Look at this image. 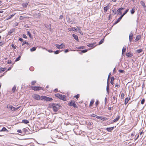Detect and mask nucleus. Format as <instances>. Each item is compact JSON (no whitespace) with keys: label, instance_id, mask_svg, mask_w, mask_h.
I'll use <instances>...</instances> for the list:
<instances>
[{"label":"nucleus","instance_id":"f704fd0d","mask_svg":"<svg viewBox=\"0 0 146 146\" xmlns=\"http://www.w3.org/2000/svg\"><path fill=\"white\" fill-rule=\"evenodd\" d=\"M141 38V36H137L135 40L136 41H138Z\"/></svg>","mask_w":146,"mask_h":146},{"label":"nucleus","instance_id":"a18cd8bd","mask_svg":"<svg viewBox=\"0 0 146 146\" xmlns=\"http://www.w3.org/2000/svg\"><path fill=\"white\" fill-rule=\"evenodd\" d=\"M129 10V9H127L123 14L124 15H125L127 13V12H128Z\"/></svg>","mask_w":146,"mask_h":146},{"label":"nucleus","instance_id":"ea45409f","mask_svg":"<svg viewBox=\"0 0 146 146\" xmlns=\"http://www.w3.org/2000/svg\"><path fill=\"white\" fill-rule=\"evenodd\" d=\"M21 57V56H19L17 57L16 59H15V61L16 62L17 61L20 60V58Z\"/></svg>","mask_w":146,"mask_h":146},{"label":"nucleus","instance_id":"aec40b11","mask_svg":"<svg viewBox=\"0 0 146 146\" xmlns=\"http://www.w3.org/2000/svg\"><path fill=\"white\" fill-rule=\"evenodd\" d=\"M109 8V7L108 6L104 7V12L106 13L108 9Z\"/></svg>","mask_w":146,"mask_h":146},{"label":"nucleus","instance_id":"c9c22d12","mask_svg":"<svg viewBox=\"0 0 146 146\" xmlns=\"http://www.w3.org/2000/svg\"><path fill=\"white\" fill-rule=\"evenodd\" d=\"M126 56L128 57H131L132 55L129 52H128L126 53Z\"/></svg>","mask_w":146,"mask_h":146},{"label":"nucleus","instance_id":"39448f33","mask_svg":"<svg viewBox=\"0 0 146 146\" xmlns=\"http://www.w3.org/2000/svg\"><path fill=\"white\" fill-rule=\"evenodd\" d=\"M55 46H56V47L58 49L63 48L65 47V45L63 43L61 44L60 45H59L57 44H56Z\"/></svg>","mask_w":146,"mask_h":146},{"label":"nucleus","instance_id":"c756f323","mask_svg":"<svg viewBox=\"0 0 146 146\" xmlns=\"http://www.w3.org/2000/svg\"><path fill=\"white\" fill-rule=\"evenodd\" d=\"M121 20V19L119 17V18L117 21H116L114 23V24H117V23L119 22L120 20Z\"/></svg>","mask_w":146,"mask_h":146},{"label":"nucleus","instance_id":"f03ea898","mask_svg":"<svg viewBox=\"0 0 146 146\" xmlns=\"http://www.w3.org/2000/svg\"><path fill=\"white\" fill-rule=\"evenodd\" d=\"M55 96L60 99L65 101L66 100V96L64 95H62L60 94L57 93L55 95Z\"/></svg>","mask_w":146,"mask_h":146},{"label":"nucleus","instance_id":"338daca9","mask_svg":"<svg viewBox=\"0 0 146 146\" xmlns=\"http://www.w3.org/2000/svg\"><path fill=\"white\" fill-rule=\"evenodd\" d=\"M96 117L97 118L100 119V117L99 116H97V115H96Z\"/></svg>","mask_w":146,"mask_h":146},{"label":"nucleus","instance_id":"69168bd1","mask_svg":"<svg viewBox=\"0 0 146 146\" xmlns=\"http://www.w3.org/2000/svg\"><path fill=\"white\" fill-rule=\"evenodd\" d=\"M63 15H61L60 17H59V19H62L63 18Z\"/></svg>","mask_w":146,"mask_h":146},{"label":"nucleus","instance_id":"412c9836","mask_svg":"<svg viewBox=\"0 0 146 146\" xmlns=\"http://www.w3.org/2000/svg\"><path fill=\"white\" fill-rule=\"evenodd\" d=\"M114 79V78L113 76L111 78L110 83L112 85H113V81Z\"/></svg>","mask_w":146,"mask_h":146},{"label":"nucleus","instance_id":"4be33fe9","mask_svg":"<svg viewBox=\"0 0 146 146\" xmlns=\"http://www.w3.org/2000/svg\"><path fill=\"white\" fill-rule=\"evenodd\" d=\"M28 4V3L27 2H26L25 3H23L22 4V6L24 7H26Z\"/></svg>","mask_w":146,"mask_h":146},{"label":"nucleus","instance_id":"1a4fd4ad","mask_svg":"<svg viewBox=\"0 0 146 146\" xmlns=\"http://www.w3.org/2000/svg\"><path fill=\"white\" fill-rule=\"evenodd\" d=\"M133 35V32H131L129 35V41L130 42H131L132 40Z\"/></svg>","mask_w":146,"mask_h":146},{"label":"nucleus","instance_id":"20e7f679","mask_svg":"<svg viewBox=\"0 0 146 146\" xmlns=\"http://www.w3.org/2000/svg\"><path fill=\"white\" fill-rule=\"evenodd\" d=\"M32 89L35 91H37L43 89L40 86H33L32 87Z\"/></svg>","mask_w":146,"mask_h":146},{"label":"nucleus","instance_id":"6e6552de","mask_svg":"<svg viewBox=\"0 0 146 146\" xmlns=\"http://www.w3.org/2000/svg\"><path fill=\"white\" fill-rule=\"evenodd\" d=\"M68 105L70 106H72L74 108L77 107V106L76 105L75 102L74 101H72L71 102L68 104Z\"/></svg>","mask_w":146,"mask_h":146},{"label":"nucleus","instance_id":"b1692460","mask_svg":"<svg viewBox=\"0 0 146 146\" xmlns=\"http://www.w3.org/2000/svg\"><path fill=\"white\" fill-rule=\"evenodd\" d=\"M22 122L23 123H24L26 124L29 123V121L28 120L26 119L23 120L22 121Z\"/></svg>","mask_w":146,"mask_h":146},{"label":"nucleus","instance_id":"2f4dec72","mask_svg":"<svg viewBox=\"0 0 146 146\" xmlns=\"http://www.w3.org/2000/svg\"><path fill=\"white\" fill-rule=\"evenodd\" d=\"M46 97V96H41L40 97V99L41 100H44L45 101Z\"/></svg>","mask_w":146,"mask_h":146},{"label":"nucleus","instance_id":"2eb2a0df","mask_svg":"<svg viewBox=\"0 0 146 146\" xmlns=\"http://www.w3.org/2000/svg\"><path fill=\"white\" fill-rule=\"evenodd\" d=\"M0 131H6L7 132H8L9 131L5 127H3L2 129L0 130Z\"/></svg>","mask_w":146,"mask_h":146},{"label":"nucleus","instance_id":"c03bdc74","mask_svg":"<svg viewBox=\"0 0 146 146\" xmlns=\"http://www.w3.org/2000/svg\"><path fill=\"white\" fill-rule=\"evenodd\" d=\"M60 52V51L58 50H56L55 52H54V54H58Z\"/></svg>","mask_w":146,"mask_h":146},{"label":"nucleus","instance_id":"cd10ccee","mask_svg":"<svg viewBox=\"0 0 146 146\" xmlns=\"http://www.w3.org/2000/svg\"><path fill=\"white\" fill-rule=\"evenodd\" d=\"M94 102V100L93 99H92L91 100L90 103V104L89 106H91L93 104Z\"/></svg>","mask_w":146,"mask_h":146},{"label":"nucleus","instance_id":"9d476101","mask_svg":"<svg viewBox=\"0 0 146 146\" xmlns=\"http://www.w3.org/2000/svg\"><path fill=\"white\" fill-rule=\"evenodd\" d=\"M120 116L118 115L117 117L112 120V123H114L117 121L120 118Z\"/></svg>","mask_w":146,"mask_h":146},{"label":"nucleus","instance_id":"79ce46f5","mask_svg":"<svg viewBox=\"0 0 146 146\" xmlns=\"http://www.w3.org/2000/svg\"><path fill=\"white\" fill-rule=\"evenodd\" d=\"M77 48L78 49H83L85 48V47L84 46H82L81 47H77Z\"/></svg>","mask_w":146,"mask_h":146},{"label":"nucleus","instance_id":"473e14b6","mask_svg":"<svg viewBox=\"0 0 146 146\" xmlns=\"http://www.w3.org/2000/svg\"><path fill=\"white\" fill-rule=\"evenodd\" d=\"M16 89V87L15 86H14L12 89V92L13 93L15 92V91Z\"/></svg>","mask_w":146,"mask_h":146},{"label":"nucleus","instance_id":"423d86ee","mask_svg":"<svg viewBox=\"0 0 146 146\" xmlns=\"http://www.w3.org/2000/svg\"><path fill=\"white\" fill-rule=\"evenodd\" d=\"M36 100H39L40 99V96L38 94H34L32 96Z\"/></svg>","mask_w":146,"mask_h":146},{"label":"nucleus","instance_id":"6e6d98bb","mask_svg":"<svg viewBox=\"0 0 146 146\" xmlns=\"http://www.w3.org/2000/svg\"><path fill=\"white\" fill-rule=\"evenodd\" d=\"M12 32H13L12 31H10L8 32V34L9 35H10L12 33Z\"/></svg>","mask_w":146,"mask_h":146},{"label":"nucleus","instance_id":"a19ab883","mask_svg":"<svg viewBox=\"0 0 146 146\" xmlns=\"http://www.w3.org/2000/svg\"><path fill=\"white\" fill-rule=\"evenodd\" d=\"M27 33L28 34V35H29V37L31 38H32V36L31 34V33L29 31H27Z\"/></svg>","mask_w":146,"mask_h":146},{"label":"nucleus","instance_id":"a878e982","mask_svg":"<svg viewBox=\"0 0 146 146\" xmlns=\"http://www.w3.org/2000/svg\"><path fill=\"white\" fill-rule=\"evenodd\" d=\"M112 14L113 15H114L116 14L117 11L115 9H114L112 11Z\"/></svg>","mask_w":146,"mask_h":146},{"label":"nucleus","instance_id":"8fccbe9b","mask_svg":"<svg viewBox=\"0 0 146 146\" xmlns=\"http://www.w3.org/2000/svg\"><path fill=\"white\" fill-rule=\"evenodd\" d=\"M88 51V49H85V50H82V52L83 53H85V52H86Z\"/></svg>","mask_w":146,"mask_h":146},{"label":"nucleus","instance_id":"7ed1b4c3","mask_svg":"<svg viewBox=\"0 0 146 146\" xmlns=\"http://www.w3.org/2000/svg\"><path fill=\"white\" fill-rule=\"evenodd\" d=\"M115 95L113 97L112 99V102L113 104H115L117 102V99L115 97V96L116 95L117 93L116 92H114Z\"/></svg>","mask_w":146,"mask_h":146},{"label":"nucleus","instance_id":"09e8293b","mask_svg":"<svg viewBox=\"0 0 146 146\" xmlns=\"http://www.w3.org/2000/svg\"><path fill=\"white\" fill-rule=\"evenodd\" d=\"M19 107H18L17 108H15V107H14L13 109V111H16V110H17L19 108Z\"/></svg>","mask_w":146,"mask_h":146},{"label":"nucleus","instance_id":"4468645a","mask_svg":"<svg viewBox=\"0 0 146 146\" xmlns=\"http://www.w3.org/2000/svg\"><path fill=\"white\" fill-rule=\"evenodd\" d=\"M114 128V127H107L106 129V130L108 131H112Z\"/></svg>","mask_w":146,"mask_h":146},{"label":"nucleus","instance_id":"de8ad7c7","mask_svg":"<svg viewBox=\"0 0 146 146\" xmlns=\"http://www.w3.org/2000/svg\"><path fill=\"white\" fill-rule=\"evenodd\" d=\"M145 101V100L144 99H143L141 101V104H144Z\"/></svg>","mask_w":146,"mask_h":146},{"label":"nucleus","instance_id":"603ef678","mask_svg":"<svg viewBox=\"0 0 146 146\" xmlns=\"http://www.w3.org/2000/svg\"><path fill=\"white\" fill-rule=\"evenodd\" d=\"M79 97V94H77L74 97L76 98V99H78Z\"/></svg>","mask_w":146,"mask_h":146},{"label":"nucleus","instance_id":"680f3d73","mask_svg":"<svg viewBox=\"0 0 146 146\" xmlns=\"http://www.w3.org/2000/svg\"><path fill=\"white\" fill-rule=\"evenodd\" d=\"M58 89L57 88H56L54 90V92L55 93L56 92H58Z\"/></svg>","mask_w":146,"mask_h":146},{"label":"nucleus","instance_id":"7c9ffc66","mask_svg":"<svg viewBox=\"0 0 146 146\" xmlns=\"http://www.w3.org/2000/svg\"><path fill=\"white\" fill-rule=\"evenodd\" d=\"M104 41V38L102 39L99 42L98 44L100 45L103 43Z\"/></svg>","mask_w":146,"mask_h":146},{"label":"nucleus","instance_id":"864d4df0","mask_svg":"<svg viewBox=\"0 0 146 146\" xmlns=\"http://www.w3.org/2000/svg\"><path fill=\"white\" fill-rule=\"evenodd\" d=\"M22 37L24 38H27V36L25 34H23L22 35Z\"/></svg>","mask_w":146,"mask_h":146},{"label":"nucleus","instance_id":"bf43d9fd","mask_svg":"<svg viewBox=\"0 0 146 146\" xmlns=\"http://www.w3.org/2000/svg\"><path fill=\"white\" fill-rule=\"evenodd\" d=\"M19 40L20 41L23 42V39L22 38H20L19 39Z\"/></svg>","mask_w":146,"mask_h":146},{"label":"nucleus","instance_id":"9b49d317","mask_svg":"<svg viewBox=\"0 0 146 146\" xmlns=\"http://www.w3.org/2000/svg\"><path fill=\"white\" fill-rule=\"evenodd\" d=\"M53 99L52 98L46 96L45 101L46 102H48L49 101H51Z\"/></svg>","mask_w":146,"mask_h":146},{"label":"nucleus","instance_id":"c85d7f7f","mask_svg":"<svg viewBox=\"0 0 146 146\" xmlns=\"http://www.w3.org/2000/svg\"><path fill=\"white\" fill-rule=\"evenodd\" d=\"M36 47H33L32 48L30 49V51L31 52L34 51L36 50Z\"/></svg>","mask_w":146,"mask_h":146},{"label":"nucleus","instance_id":"4c0bfd02","mask_svg":"<svg viewBox=\"0 0 146 146\" xmlns=\"http://www.w3.org/2000/svg\"><path fill=\"white\" fill-rule=\"evenodd\" d=\"M136 51L137 52L139 53L142 52L143 51V50L142 49H139L137 50Z\"/></svg>","mask_w":146,"mask_h":146},{"label":"nucleus","instance_id":"f257e3e1","mask_svg":"<svg viewBox=\"0 0 146 146\" xmlns=\"http://www.w3.org/2000/svg\"><path fill=\"white\" fill-rule=\"evenodd\" d=\"M60 105L54 103H51L49 104L48 108H52L54 112H57L60 109Z\"/></svg>","mask_w":146,"mask_h":146},{"label":"nucleus","instance_id":"3c124183","mask_svg":"<svg viewBox=\"0 0 146 146\" xmlns=\"http://www.w3.org/2000/svg\"><path fill=\"white\" fill-rule=\"evenodd\" d=\"M36 81H32L31 82V84L32 85H34L36 83Z\"/></svg>","mask_w":146,"mask_h":146},{"label":"nucleus","instance_id":"49530a36","mask_svg":"<svg viewBox=\"0 0 146 146\" xmlns=\"http://www.w3.org/2000/svg\"><path fill=\"white\" fill-rule=\"evenodd\" d=\"M124 94L123 93H122L121 94V99H123L124 98Z\"/></svg>","mask_w":146,"mask_h":146},{"label":"nucleus","instance_id":"e433bc0d","mask_svg":"<svg viewBox=\"0 0 146 146\" xmlns=\"http://www.w3.org/2000/svg\"><path fill=\"white\" fill-rule=\"evenodd\" d=\"M130 12L132 14H133L135 13V9L133 8V9L130 11Z\"/></svg>","mask_w":146,"mask_h":146},{"label":"nucleus","instance_id":"5701e85b","mask_svg":"<svg viewBox=\"0 0 146 146\" xmlns=\"http://www.w3.org/2000/svg\"><path fill=\"white\" fill-rule=\"evenodd\" d=\"M7 108H10V109L13 111V109L14 107L12 106H9L8 105L7 107Z\"/></svg>","mask_w":146,"mask_h":146},{"label":"nucleus","instance_id":"f3484780","mask_svg":"<svg viewBox=\"0 0 146 146\" xmlns=\"http://www.w3.org/2000/svg\"><path fill=\"white\" fill-rule=\"evenodd\" d=\"M130 98H127L125 99L124 104H126L128 102L129 100H130Z\"/></svg>","mask_w":146,"mask_h":146},{"label":"nucleus","instance_id":"5fc2aeb1","mask_svg":"<svg viewBox=\"0 0 146 146\" xmlns=\"http://www.w3.org/2000/svg\"><path fill=\"white\" fill-rule=\"evenodd\" d=\"M12 61L11 60H8V61L7 64H10L11 63Z\"/></svg>","mask_w":146,"mask_h":146},{"label":"nucleus","instance_id":"393cba45","mask_svg":"<svg viewBox=\"0 0 146 146\" xmlns=\"http://www.w3.org/2000/svg\"><path fill=\"white\" fill-rule=\"evenodd\" d=\"M100 119L102 120H103V121H105V120L108 119L107 118L104 117L102 116V117H100Z\"/></svg>","mask_w":146,"mask_h":146},{"label":"nucleus","instance_id":"052dcab7","mask_svg":"<svg viewBox=\"0 0 146 146\" xmlns=\"http://www.w3.org/2000/svg\"><path fill=\"white\" fill-rule=\"evenodd\" d=\"M99 102L98 101H96L95 103V104L96 105V106H97L98 104H99Z\"/></svg>","mask_w":146,"mask_h":146},{"label":"nucleus","instance_id":"72a5a7b5","mask_svg":"<svg viewBox=\"0 0 146 146\" xmlns=\"http://www.w3.org/2000/svg\"><path fill=\"white\" fill-rule=\"evenodd\" d=\"M6 69V68H0V70H1V72H3L5 71V70Z\"/></svg>","mask_w":146,"mask_h":146},{"label":"nucleus","instance_id":"37998d69","mask_svg":"<svg viewBox=\"0 0 146 146\" xmlns=\"http://www.w3.org/2000/svg\"><path fill=\"white\" fill-rule=\"evenodd\" d=\"M126 50V48H125L124 47L123 48L122 50V54H123V52H125V51Z\"/></svg>","mask_w":146,"mask_h":146},{"label":"nucleus","instance_id":"4d7b16f0","mask_svg":"<svg viewBox=\"0 0 146 146\" xmlns=\"http://www.w3.org/2000/svg\"><path fill=\"white\" fill-rule=\"evenodd\" d=\"M17 132L20 133H22V131L21 130H17Z\"/></svg>","mask_w":146,"mask_h":146},{"label":"nucleus","instance_id":"ddd939ff","mask_svg":"<svg viewBox=\"0 0 146 146\" xmlns=\"http://www.w3.org/2000/svg\"><path fill=\"white\" fill-rule=\"evenodd\" d=\"M141 5L144 8L146 7V6L145 5V3L143 1H141L140 2Z\"/></svg>","mask_w":146,"mask_h":146},{"label":"nucleus","instance_id":"dca6fc26","mask_svg":"<svg viewBox=\"0 0 146 146\" xmlns=\"http://www.w3.org/2000/svg\"><path fill=\"white\" fill-rule=\"evenodd\" d=\"M28 129H29L24 128L23 129V131L26 134H29V132L28 131Z\"/></svg>","mask_w":146,"mask_h":146},{"label":"nucleus","instance_id":"774afa93","mask_svg":"<svg viewBox=\"0 0 146 146\" xmlns=\"http://www.w3.org/2000/svg\"><path fill=\"white\" fill-rule=\"evenodd\" d=\"M124 16V15L123 14L120 17H119V18L121 19Z\"/></svg>","mask_w":146,"mask_h":146},{"label":"nucleus","instance_id":"a211bd4d","mask_svg":"<svg viewBox=\"0 0 146 146\" xmlns=\"http://www.w3.org/2000/svg\"><path fill=\"white\" fill-rule=\"evenodd\" d=\"M72 36H73V37L77 41H78V36H77V35H76L75 34H73Z\"/></svg>","mask_w":146,"mask_h":146},{"label":"nucleus","instance_id":"f8f14e48","mask_svg":"<svg viewBox=\"0 0 146 146\" xmlns=\"http://www.w3.org/2000/svg\"><path fill=\"white\" fill-rule=\"evenodd\" d=\"M95 43H92L88 45L87 46L89 47L94 48L96 46V45H95Z\"/></svg>","mask_w":146,"mask_h":146},{"label":"nucleus","instance_id":"bb28decb","mask_svg":"<svg viewBox=\"0 0 146 146\" xmlns=\"http://www.w3.org/2000/svg\"><path fill=\"white\" fill-rule=\"evenodd\" d=\"M15 14H13L11 16H9L8 18H7V20H8L10 19L12 17H13L15 15Z\"/></svg>","mask_w":146,"mask_h":146},{"label":"nucleus","instance_id":"0e129e2a","mask_svg":"<svg viewBox=\"0 0 146 146\" xmlns=\"http://www.w3.org/2000/svg\"><path fill=\"white\" fill-rule=\"evenodd\" d=\"M96 115L94 114H92L91 115V116L93 117H96Z\"/></svg>","mask_w":146,"mask_h":146},{"label":"nucleus","instance_id":"e2e57ef3","mask_svg":"<svg viewBox=\"0 0 146 146\" xmlns=\"http://www.w3.org/2000/svg\"><path fill=\"white\" fill-rule=\"evenodd\" d=\"M119 72L120 73H123L124 72V70H119Z\"/></svg>","mask_w":146,"mask_h":146},{"label":"nucleus","instance_id":"13d9d810","mask_svg":"<svg viewBox=\"0 0 146 146\" xmlns=\"http://www.w3.org/2000/svg\"><path fill=\"white\" fill-rule=\"evenodd\" d=\"M11 46L14 49L16 48V47L13 44H12L11 45Z\"/></svg>","mask_w":146,"mask_h":146},{"label":"nucleus","instance_id":"0eeeda50","mask_svg":"<svg viewBox=\"0 0 146 146\" xmlns=\"http://www.w3.org/2000/svg\"><path fill=\"white\" fill-rule=\"evenodd\" d=\"M124 8L121 7L119 8L117 11V15H121L122 14L121 11L124 9Z\"/></svg>","mask_w":146,"mask_h":146},{"label":"nucleus","instance_id":"58836bf2","mask_svg":"<svg viewBox=\"0 0 146 146\" xmlns=\"http://www.w3.org/2000/svg\"><path fill=\"white\" fill-rule=\"evenodd\" d=\"M109 86H107L106 87V91L108 94H109Z\"/></svg>","mask_w":146,"mask_h":146},{"label":"nucleus","instance_id":"6ab92c4d","mask_svg":"<svg viewBox=\"0 0 146 146\" xmlns=\"http://www.w3.org/2000/svg\"><path fill=\"white\" fill-rule=\"evenodd\" d=\"M81 27H77V30H78V32L79 33L81 34L82 35L83 34L82 32V31L81 30Z\"/></svg>","mask_w":146,"mask_h":146}]
</instances>
